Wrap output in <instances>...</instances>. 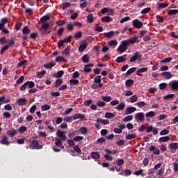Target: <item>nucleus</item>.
I'll use <instances>...</instances> for the list:
<instances>
[{
  "mask_svg": "<svg viewBox=\"0 0 178 178\" xmlns=\"http://www.w3.org/2000/svg\"><path fill=\"white\" fill-rule=\"evenodd\" d=\"M135 119L137 122H140V123H144L145 120V115L144 113H138L135 115Z\"/></svg>",
  "mask_w": 178,
  "mask_h": 178,
  "instance_id": "6e6552de",
  "label": "nucleus"
},
{
  "mask_svg": "<svg viewBox=\"0 0 178 178\" xmlns=\"http://www.w3.org/2000/svg\"><path fill=\"white\" fill-rule=\"evenodd\" d=\"M7 136H3L2 140L0 141V144H2L3 145H9V140Z\"/></svg>",
  "mask_w": 178,
  "mask_h": 178,
  "instance_id": "393cba45",
  "label": "nucleus"
},
{
  "mask_svg": "<svg viewBox=\"0 0 178 178\" xmlns=\"http://www.w3.org/2000/svg\"><path fill=\"white\" fill-rule=\"evenodd\" d=\"M161 75L166 79V80H169V79H172L173 77V74L170 72H164L161 73Z\"/></svg>",
  "mask_w": 178,
  "mask_h": 178,
  "instance_id": "6ab92c4d",
  "label": "nucleus"
},
{
  "mask_svg": "<svg viewBox=\"0 0 178 178\" xmlns=\"http://www.w3.org/2000/svg\"><path fill=\"white\" fill-rule=\"evenodd\" d=\"M87 47H88V43L86 41L83 42L79 47V52H84V49H86Z\"/></svg>",
  "mask_w": 178,
  "mask_h": 178,
  "instance_id": "4468645a",
  "label": "nucleus"
},
{
  "mask_svg": "<svg viewBox=\"0 0 178 178\" xmlns=\"http://www.w3.org/2000/svg\"><path fill=\"white\" fill-rule=\"evenodd\" d=\"M141 59V54H140V52L136 51L134 54V56L132 57H131L130 58V62L133 63V62H136V60H140Z\"/></svg>",
  "mask_w": 178,
  "mask_h": 178,
  "instance_id": "1a4fd4ad",
  "label": "nucleus"
},
{
  "mask_svg": "<svg viewBox=\"0 0 178 178\" xmlns=\"http://www.w3.org/2000/svg\"><path fill=\"white\" fill-rule=\"evenodd\" d=\"M149 151L153 152L154 155H161V151L159 149L155 147V146L152 145L149 147Z\"/></svg>",
  "mask_w": 178,
  "mask_h": 178,
  "instance_id": "2eb2a0df",
  "label": "nucleus"
},
{
  "mask_svg": "<svg viewBox=\"0 0 178 178\" xmlns=\"http://www.w3.org/2000/svg\"><path fill=\"white\" fill-rule=\"evenodd\" d=\"M149 12H151V8L147 7V8H144L143 10H142L140 13L142 15H146V13H149Z\"/></svg>",
  "mask_w": 178,
  "mask_h": 178,
  "instance_id": "a18cd8bd",
  "label": "nucleus"
},
{
  "mask_svg": "<svg viewBox=\"0 0 178 178\" xmlns=\"http://www.w3.org/2000/svg\"><path fill=\"white\" fill-rule=\"evenodd\" d=\"M90 155L93 159H99V158H101V156L98 152H92Z\"/></svg>",
  "mask_w": 178,
  "mask_h": 178,
  "instance_id": "c85d7f7f",
  "label": "nucleus"
},
{
  "mask_svg": "<svg viewBox=\"0 0 178 178\" xmlns=\"http://www.w3.org/2000/svg\"><path fill=\"white\" fill-rule=\"evenodd\" d=\"M169 133H170L169 130L164 129L161 130V131L160 132V136H166L169 134Z\"/></svg>",
  "mask_w": 178,
  "mask_h": 178,
  "instance_id": "bf43d9fd",
  "label": "nucleus"
},
{
  "mask_svg": "<svg viewBox=\"0 0 178 178\" xmlns=\"http://www.w3.org/2000/svg\"><path fill=\"white\" fill-rule=\"evenodd\" d=\"M67 144L69 145V147H74L76 145V143L72 139L67 140Z\"/></svg>",
  "mask_w": 178,
  "mask_h": 178,
  "instance_id": "4d7b16f0",
  "label": "nucleus"
},
{
  "mask_svg": "<svg viewBox=\"0 0 178 178\" xmlns=\"http://www.w3.org/2000/svg\"><path fill=\"white\" fill-rule=\"evenodd\" d=\"M137 99H138L137 95H133L130 97V102H131V104H134V102H137Z\"/></svg>",
  "mask_w": 178,
  "mask_h": 178,
  "instance_id": "49530a36",
  "label": "nucleus"
},
{
  "mask_svg": "<svg viewBox=\"0 0 178 178\" xmlns=\"http://www.w3.org/2000/svg\"><path fill=\"white\" fill-rule=\"evenodd\" d=\"M82 62L83 63H88L90 62V56L87 54L83 55L82 56Z\"/></svg>",
  "mask_w": 178,
  "mask_h": 178,
  "instance_id": "7c9ffc66",
  "label": "nucleus"
},
{
  "mask_svg": "<svg viewBox=\"0 0 178 178\" xmlns=\"http://www.w3.org/2000/svg\"><path fill=\"white\" fill-rule=\"evenodd\" d=\"M41 109L42 111H49V109H51V106L48 104H44L41 106Z\"/></svg>",
  "mask_w": 178,
  "mask_h": 178,
  "instance_id": "13d9d810",
  "label": "nucleus"
},
{
  "mask_svg": "<svg viewBox=\"0 0 178 178\" xmlns=\"http://www.w3.org/2000/svg\"><path fill=\"white\" fill-rule=\"evenodd\" d=\"M158 6L159 9H165V8L169 6V4L168 3H159Z\"/></svg>",
  "mask_w": 178,
  "mask_h": 178,
  "instance_id": "72a5a7b5",
  "label": "nucleus"
},
{
  "mask_svg": "<svg viewBox=\"0 0 178 178\" xmlns=\"http://www.w3.org/2000/svg\"><path fill=\"white\" fill-rule=\"evenodd\" d=\"M63 83V80L62 79H58L56 81L55 87H59L60 86H62Z\"/></svg>",
  "mask_w": 178,
  "mask_h": 178,
  "instance_id": "603ef678",
  "label": "nucleus"
},
{
  "mask_svg": "<svg viewBox=\"0 0 178 178\" xmlns=\"http://www.w3.org/2000/svg\"><path fill=\"white\" fill-rule=\"evenodd\" d=\"M26 86L29 87V88H34V87H35V83L32 81H27Z\"/></svg>",
  "mask_w": 178,
  "mask_h": 178,
  "instance_id": "f704fd0d",
  "label": "nucleus"
},
{
  "mask_svg": "<svg viewBox=\"0 0 178 178\" xmlns=\"http://www.w3.org/2000/svg\"><path fill=\"white\" fill-rule=\"evenodd\" d=\"M104 152H106V154L104 155V159L106 161H113V157H112L111 155H115L118 152L116 150H111L109 149H105Z\"/></svg>",
  "mask_w": 178,
  "mask_h": 178,
  "instance_id": "f03ea898",
  "label": "nucleus"
},
{
  "mask_svg": "<svg viewBox=\"0 0 178 178\" xmlns=\"http://www.w3.org/2000/svg\"><path fill=\"white\" fill-rule=\"evenodd\" d=\"M81 37H83V33H81V31L76 33L74 35L75 40H79L81 38Z\"/></svg>",
  "mask_w": 178,
  "mask_h": 178,
  "instance_id": "864d4df0",
  "label": "nucleus"
},
{
  "mask_svg": "<svg viewBox=\"0 0 178 178\" xmlns=\"http://www.w3.org/2000/svg\"><path fill=\"white\" fill-rule=\"evenodd\" d=\"M96 122L97 123L95 124V127L99 130L101 129V125L100 124H109V120H104L101 118H98Z\"/></svg>",
  "mask_w": 178,
  "mask_h": 178,
  "instance_id": "20e7f679",
  "label": "nucleus"
},
{
  "mask_svg": "<svg viewBox=\"0 0 178 178\" xmlns=\"http://www.w3.org/2000/svg\"><path fill=\"white\" fill-rule=\"evenodd\" d=\"M137 111L136 107H128L125 110L126 115H130L131 113H134Z\"/></svg>",
  "mask_w": 178,
  "mask_h": 178,
  "instance_id": "a211bd4d",
  "label": "nucleus"
},
{
  "mask_svg": "<svg viewBox=\"0 0 178 178\" xmlns=\"http://www.w3.org/2000/svg\"><path fill=\"white\" fill-rule=\"evenodd\" d=\"M79 83V80L78 79H70V83L71 84V86H77V83Z\"/></svg>",
  "mask_w": 178,
  "mask_h": 178,
  "instance_id": "052dcab7",
  "label": "nucleus"
},
{
  "mask_svg": "<svg viewBox=\"0 0 178 178\" xmlns=\"http://www.w3.org/2000/svg\"><path fill=\"white\" fill-rule=\"evenodd\" d=\"M104 118H106V119H111V118H115V114L113 113H106Z\"/></svg>",
  "mask_w": 178,
  "mask_h": 178,
  "instance_id": "3c124183",
  "label": "nucleus"
},
{
  "mask_svg": "<svg viewBox=\"0 0 178 178\" xmlns=\"http://www.w3.org/2000/svg\"><path fill=\"white\" fill-rule=\"evenodd\" d=\"M18 66H19V67H22L23 66H27V60H23L20 61L18 63Z\"/></svg>",
  "mask_w": 178,
  "mask_h": 178,
  "instance_id": "09e8293b",
  "label": "nucleus"
},
{
  "mask_svg": "<svg viewBox=\"0 0 178 178\" xmlns=\"http://www.w3.org/2000/svg\"><path fill=\"white\" fill-rule=\"evenodd\" d=\"M30 149H42V145H40L38 140H33L29 145Z\"/></svg>",
  "mask_w": 178,
  "mask_h": 178,
  "instance_id": "7ed1b4c3",
  "label": "nucleus"
},
{
  "mask_svg": "<svg viewBox=\"0 0 178 178\" xmlns=\"http://www.w3.org/2000/svg\"><path fill=\"white\" fill-rule=\"evenodd\" d=\"M148 68L147 67H142L138 70H137L136 74V76H139L140 77H144V74L145 72H147Z\"/></svg>",
  "mask_w": 178,
  "mask_h": 178,
  "instance_id": "9b49d317",
  "label": "nucleus"
},
{
  "mask_svg": "<svg viewBox=\"0 0 178 178\" xmlns=\"http://www.w3.org/2000/svg\"><path fill=\"white\" fill-rule=\"evenodd\" d=\"M19 133V130L17 129H13L10 130L7 132V134L9 136V137H15V136H16V134H17Z\"/></svg>",
  "mask_w": 178,
  "mask_h": 178,
  "instance_id": "5701e85b",
  "label": "nucleus"
},
{
  "mask_svg": "<svg viewBox=\"0 0 178 178\" xmlns=\"http://www.w3.org/2000/svg\"><path fill=\"white\" fill-rule=\"evenodd\" d=\"M22 34H24V35H27V34H30V29H29V26H25L23 28Z\"/></svg>",
  "mask_w": 178,
  "mask_h": 178,
  "instance_id": "473e14b6",
  "label": "nucleus"
},
{
  "mask_svg": "<svg viewBox=\"0 0 178 178\" xmlns=\"http://www.w3.org/2000/svg\"><path fill=\"white\" fill-rule=\"evenodd\" d=\"M79 131L80 133H81V134H86L88 130L87 129V127H81L79 129Z\"/></svg>",
  "mask_w": 178,
  "mask_h": 178,
  "instance_id": "ea45409f",
  "label": "nucleus"
},
{
  "mask_svg": "<svg viewBox=\"0 0 178 178\" xmlns=\"http://www.w3.org/2000/svg\"><path fill=\"white\" fill-rule=\"evenodd\" d=\"M87 22L88 23H92L94 22V16L92 14H89L87 17Z\"/></svg>",
  "mask_w": 178,
  "mask_h": 178,
  "instance_id": "a19ab883",
  "label": "nucleus"
},
{
  "mask_svg": "<svg viewBox=\"0 0 178 178\" xmlns=\"http://www.w3.org/2000/svg\"><path fill=\"white\" fill-rule=\"evenodd\" d=\"M102 76L101 75H97L94 78V81L97 83L99 84V88H102L104 87V83H101L102 81Z\"/></svg>",
  "mask_w": 178,
  "mask_h": 178,
  "instance_id": "9d476101",
  "label": "nucleus"
},
{
  "mask_svg": "<svg viewBox=\"0 0 178 178\" xmlns=\"http://www.w3.org/2000/svg\"><path fill=\"white\" fill-rule=\"evenodd\" d=\"M112 17H109V16H105L102 17L101 21L103 23H111V22H112Z\"/></svg>",
  "mask_w": 178,
  "mask_h": 178,
  "instance_id": "b1692460",
  "label": "nucleus"
},
{
  "mask_svg": "<svg viewBox=\"0 0 178 178\" xmlns=\"http://www.w3.org/2000/svg\"><path fill=\"white\" fill-rule=\"evenodd\" d=\"M8 49H9V45L6 44L4 47H3L1 48V49L0 50V54L1 55H3L5 54V51H8Z\"/></svg>",
  "mask_w": 178,
  "mask_h": 178,
  "instance_id": "c9c22d12",
  "label": "nucleus"
},
{
  "mask_svg": "<svg viewBox=\"0 0 178 178\" xmlns=\"http://www.w3.org/2000/svg\"><path fill=\"white\" fill-rule=\"evenodd\" d=\"M126 106V104L124 103H120L115 109H118V111H123Z\"/></svg>",
  "mask_w": 178,
  "mask_h": 178,
  "instance_id": "58836bf2",
  "label": "nucleus"
},
{
  "mask_svg": "<svg viewBox=\"0 0 178 178\" xmlns=\"http://www.w3.org/2000/svg\"><path fill=\"white\" fill-rule=\"evenodd\" d=\"M168 86L173 91H178V81L172 80L169 82Z\"/></svg>",
  "mask_w": 178,
  "mask_h": 178,
  "instance_id": "0eeeda50",
  "label": "nucleus"
},
{
  "mask_svg": "<svg viewBox=\"0 0 178 178\" xmlns=\"http://www.w3.org/2000/svg\"><path fill=\"white\" fill-rule=\"evenodd\" d=\"M127 60V59L126 58L120 56L116 58L115 62H117V63H122V62H126Z\"/></svg>",
  "mask_w": 178,
  "mask_h": 178,
  "instance_id": "bb28decb",
  "label": "nucleus"
},
{
  "mask_svg": "<svg viewBox=\"0 0 178 178\" xmlns=\"http://www.w3.org/2000/svg\"><path fill=\"white\" fill-rule=\"evenodd\" d=\"M45 74H47V71H45V70H42L41 72H36V75L38 79H42L44 77V76H45Z\"/></svg>",
  "mask_w": 178,
  "mask_h": 178,
  "instance_id": "a878e982",
  "label": "nucleus"
},
{
  "mask_svg": "<svg viewBox=\"0 0 178 178\" xmlns=\"http://www.w3.org/2000/svg\"><path fill=\"white\" fill-rule=\"evenodd\" d=\"M135 70H136V67H131L130 68L126 73L127 76H130V74H131V73H134Z\"/></svg>",
  "mask_w": 178,
  "mask_h": 178,
  "instance_id": "8fccbe9b",
  "label": "nucleus"
},
{
  "mask_svg": "<svg viewBox=\"0 0 178 178\" xmlns=\"http://www.w3.org/2000/svg\"><path fill=\"white\" fill-rule=\"evenodd\" d=\"M56 62H66V59H65L63 56H58L56 58Z\"/></svg>",
  "mask_w": 178,
  "mask_h": 178,
  "instance_id": "69168bd1",
  "label": "nucleus"
},
{
  "mask_svg": "<svg viewBox=\"0 0 178 178\" xmlns=\"http://www.w3.org/2000/svg\"><path fill=\"white\" fill-rule=\"evenodd\" d=\"M65 74V72L63 70L58 71L56 74H54L56 77H62Z\"/></svg>",
  "mask_w": 178,
  "mask_h": 178,
  "instance_id": "e2e57ef3",
  "label": "nucleus"
},
{
  "mask_svg": "<svg viewBox=\"0 0 178 178\" xmlns=\"http://www.w3.org/2000/svg\"><path fill=\"white\" fill-rule=\"evenodd\" d=\"M146 118H154L155 117V112L149 111L145 114Z\"/></svg>",
  "mask_w": 178,
  "mask_h": 178,
  "instance_id": "de8ad7c7",
  "label": "nucleus"
},
{
  "mask_svg": "<svg viewBox=\"0 0 178 178\" xmlns=\"http://www.w3.org/2000/svg\"><path fill=\"white\" fill-rule=\"evenodd\" d=\"M49 19L50 17L49 15H44L40 18V22L42 23H45L46 22H47V20H49Z\"/></svg>",
  "mask_w": 178,
  "mask_h": 178,
  "instance_id": "37998d69",
  "label": "nucleus"
},
{
  "mask_svg": "<svg viewBox=\"0 0 178 178\" xmlns=\"http://www.w3.org/2000/svg\"><path fill=\"white\" fill-rule=\"evenodd\" d=\"M137 40H138V38L135 36L133 38L125 40V42H127V45L129 46V45H130V44H136V42H137Z\"/></svg>",
  "mask_w": 178,
  "mask_h": 178,
  "instance_id": "412c9836",
  "label": "nucleus"
},
{
  "mask_svg": "<svg viewBox=\"0 0 178 178\" xmlns=\"http://www.w3.org/2000/svg\"><path fill=\"white\" fill-rule=\"evenodd\" d=\"M56 63L54 60L50 62L49 63L44 64L43 66L45 67V69H52L54 66H56Z\"/></svg>",
  "mask_w": 178,
  "mask_h": 178,
  "instance_id": "aec40b11",
  "label": "nucleus"
},
{
  "mask_svg": "<svg viewBox=\"0 0 178 178\" xmlns=\"http://www.w3.org/2000/svg\"><path fill=\"white\" fill-rule=\"evenodd\" d=\"M169 149L172 151H177L178 143H172L168 145Z\"/></svg>",
  "mask_w": 178,
  "mask_h": 178,
  "instance_id": "dca6fc26",
  "label": "nucleus"
},
{
  "mask_svg": "<svg viewBox=\"0 0 178 178\" xmlns=\"http://www.w3.org/2000/svg\"><path fill=\"white\" fill-rule=\"evenodd\" d=\"M73 39V36L70 35L67 38H64V40H63L64 41V42L65 44H69V42H72V40Z\"/></svg>",
  "mask_w": 178,
  "mask_h": 178,
  "instance_id": "c03bdc74",
  "label": "nucleus"
},
{
  "mask_svg": "<svg viewBox=\"0 0 178 178\" xmlns=\"http://www.w3.org/2000/svg\"><path fill=\"white\" fill-rule=\"evenodd\" d=\"M72 4L70 3H63L62 9L63 10H66V9H67V8H70Z\"/></svg>",
  "mask_w": 178,
  "mask_h": 178,
  "instance_id": "4c0bfd02",
  "label": "nucleus"
},
{
  "mask_svg": "<svg viewBox=\"0 0 178 178\" xmlns=\"http://www.w3.org/2000/svg\"><path fill=\"white\" fill-rule=\"evenodd\" d=\"M19 133L22 134V133H24L25 131H27V128L26 126H21L19 128V130H18Z\"/></svg>",
  "mask_w": 178,
  "mask_h": 178,
  "instance_id": "6e6d98bb",
  "label": "nucleus"
},
{
  "mask_svg": "<svg viewBox=\"0 0 178 178\" xmlns=\"http://www.w3.org/2000/svg\"><path fill=\"white\" fill-rule=\"evenodd\" d=\"M133 119V115H127L123 119V122H130Z\"/></svg>",
  "mask_w": 178,
  "mask_h": 178,
  "instance_id": "774afa93",
  "label": "nucleus"
},
{
  "mask_svg": "<svg viewBox=\"0 0 178 178\" xmlns=\"http://www.w3.org/2000/svg\"><path fill=\"white\" fill-rule=\"evenodd\" d=\"M170 140L169 136H163L159 139V143H168Z\"/></svg>",
  "mask_w": 178,
  "mask_h": 178,
  "instance_id": "cd10ccee",
  "label": "nucleus"
},
{
  "mask_svg": "<svg viewBox=\"0 0 178 178\" xmlns=\"http://www.w3.org/2000/svg\"><path fill=\"white\" fill-rule=\"evenodd\" d=\"M94 67V64L93 63H89L88 65H86L84 66L83 68V72H91L92 70L91 69V67Z\"/></svg>",
  "mask_w": 178,
  "mask_h": 178,
  "instance_id": "f3484780",
  "label": "nucleus"
},
{
  "mask_svg": "<svg viewBox=\"0 0 178 178\" xmlns=\"http://www.w3.org/2000/svg\"><path fill=\"white\" fill-rule=\"evenodd\" d=\"M159 89L160 90H165L168 87V83H161L159 84Z\"/></svg>",
  "mask_w": 178,
  "mask_h": 178,
  "instance_id": "680f3d73",
  "label": "nucleus"
},
{
  "mask_svg": "<svg viewBox=\"0 0 178 178\" xmlns=\"http://www.w3.org/2000/svg\"><path fill=\"white\" fill-rule=\"evenodd\" d=\"M17 104L20 106H24L27 104V99L26 98H20L17 100Z\"/></svg>",
  "mask_w": 178,
  "mask_h": 178,
  "instance_id": "4be33fe9",
  "label": "nucleus"
},
{
  "mask_svg": "<svg viewBox=\"0 0 178 178\" xmlns=\"http://www.w3.org/2000/svg\"><path fill=\"white\" fill-rule=\"evenodd\" d=\"M73 120H77L80 119L81 120H86V115L81 113H76L72 116Z\"/></svg>",
  "mask_w": 178,
  "mask_h": 178,
  "instance_id": "ddd939ff",
  "label": "nucleus"
},
{
  "mask_svg": "<svg viewBox=\"0 0 178 178\" xmlns=\"http://www.w3.org/2000/svg\"><path fill=\"white\" fill-rule=\"evenodd\" d=\"M133 26L135 27V29H142L143 24L138 19H136L133 21Z\"/></svg>",
  "mask_w": 178,
  "mask_h": 178,
  "instance_id": "f8f14e48",
  "label": "nucleus"
},
{
  "mask_svg": "<svg viewBox=\"0 0 178 178\" xmlns=\"http://www.w3.org/2000/svg\"><path fill=\"white\" fill-rule=\"evenodd\" d=\"M102 99H103V101H105V102H111L112 101V97H111L110 96H102Z\"/></svg>",
  "mask_w": 178,
  "mask_h": 178,
  "instance_id": "79ce46f5",
  "label": "nucleus"
},
{
  "mask_svg": "<svg viewBox=\"0 0 178 178\" xmlns=\"http://www.w3.org/2000/svg\"><path fill=\"white\" fill-rule=\"evenodd\" d=\"M129 45L127 44V42H125V40L122 41L121 44L118 47L117 49V51L118 52H120V54H123V52L126 51L127 49V47Z\"/></svg>",
  "mask_w": 178,
  "mask_h": 178,
  "instance_id": "39448f33",
  "label": "nucleus"
},
{
  "mask_svg": "<svg viewBox=\"0 0 178 178\" xmlns=\"http://www.w3.org/2000/svg\"><path fill=\"white\" fill-rule=\"evenodd\" d=\"M156 22L158 23H163V22H164L163 17H162L159 15H156Z\"/></svg>",
  "mask_w": 178,
  "mask_h": 178,
  "instance_id": "5fc2aeb1",
  "label": "nucleus"
},
{
  "mask_svg": "<svg viewBox=\"0 0 178 178\" xmlns=\"http://www.w3.org/2000/svg\"><path fill=\"white\" fill-rule=\"evenodd\" d=\"M134 84V81L133 79H127L125 81L126 87H131Z\"/></svg>",
  "mask_w": 178,
  "mask_h": 178,
  "instance_id": "2f4dec72",
  "label": "nucleus"
},
{
  "mask_svg": "<svg viewBox=\"0 0 178 178\" xmlns=\"http://www.w3.org/2000/svg\"><path fill=\"white\" fill-rule=\"evenodd\" d=\"M48 29H49V24L48 22L42 23V25L41 26V29H40L41 34H42L43 35L45 34H50L51 31H48V32L46 31L47 30H48Z\"/></svg>",
  "mask_w": 178,
  "mask_h": 178,
  "instance_id": "423d86ee",
  "label": "nucleus"
},
{
  "mask_svg": "<svg viewBox=\"0 0 178 178\" xmlns=\"http://www.w3.org/2000/svg\"><path fill=\"white\" fill-rule=\"evenodd\" d=\"M113 35H115V31H111L108 33H104V36L106 38H112V37H113Z\"/></svg>",
  "mask_w": 178,
  "mask_h": 178,
  "instance_id": "c756f323",
  "label": "nucleus"
},
{
  "mask_svg": "<svg viewBox=\"0 0 178 178\" xmlns=\"http://www.w3.org/2000/svg\"><path fill=\"white\" fill-rule=\"evenodd\" d=\"M37 109V105L34 104L33 105L31 108L29 109L30 113H34L35 112V110Z\"/></svg>",
  "mask_w": 178,
  "mask_h": 178,
  "instance_id": "338daca9",
  "label": "nucleus"
},
{
  "mask_svg": "<svg viewBox=\"0 0 178 178\" xmlns=\"http://www.w3.org/2000/svg\"><path fill=\"white\" fill-rule=\"evenodd\" d=\"M65 134H66V131L58 130L56 132V136L58 138H56L55 145L59 148H61V149H65V146H63L62 141H66L67 140V136H66Z\"/></svg>",
  "mask_w": 178,
  "mask_h": 178,
  "instance_id": "f257e3e1",
  "label": "nucleus"
},
{
  "mask_svg": "<svg viewBox=\"0 0 178 178\" xmlns=\"http://www.w3.org/2000/svg\"><path fill=\"white\" fill-rule=\"evenodd\" d=\"M177 13H178V10H170L168 12V16H173L175 15H177Z\"/></svg>",
  "mask_w": 178,
  "mask_h": 178,
  "instance_id": "e433bc0d",
  "label": "nucleus"
},
{
  "mask_svg": "<svg viewBox=\"0 0 178 178\" xmlns=\"http://www.w3.org/2000/svg\"><path fill=\"white\" fill-rule=\"evenodd\" d=\"M175 97V94H169L164 96L163 98V99H172Z\"/></svg>",
  "mask_w": 178,
  "mask_h": 178,
  "instance_id": "0e129e2a",
  "label": "nucleus"
}]
</instances>
